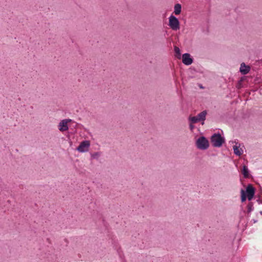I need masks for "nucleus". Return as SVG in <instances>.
<instances>
[{"label": "nucleus", "mask_w": 262, "mask_h": 262, "mask_svg": "<svg viewBox=\"0 0 262 262\" xmlns=\"http://www.w3.org/2000/svg\"><path fill=\"white\" fill-rule=\"evenodd\" d=\"M209 142L204 136L199 137L196 141V146L198 148L202 150L207 149L209 147Z\"/></svg>", "instance_id": "f257e3e1"}, {"label": "nucleus", "mask_w": 262, "mask_h": 262, "mask_svg": "<svg viewBox=\"0 0 262 262\" xmlns=\"http://www.w3.org/2000/svg\"><path fill=\"white\" fill-rule=\"evenodd\" d=\"M211 142L214 147H221L224 142V139L221 134H214L211 138Z\"/></svg>", "instance_id": "f03ea898"}, {"label": "nucleus", "mask_w": 262, "mask_h": 262, "mask_svg": "<svg viewBox=\"0 0 262 262\" xmlns=\"http://www.w3.org/2000/svg\"><path fill=\"white\" fill-rule=\"evenodd\" d=\"M169 26L173 30H178L180 29V22L178 19L173 15L169 17Z\"/></svg>", "instance_id": "7ed1b4c3"}, {"label": "nucleus", "mask_w": 262, "mask_h": 262, "mask_svg": "<svg viewBox=\"0 0 262 262\" xmlns=\"http://www.w3.org/2000/svg\"><path fill=\"white\" fill-rule=\"evenodd\" d=\"M90 146V142L88 140H85L81 142L77 148V150L80 152H84L88 151Z\"/></svg>", "instance_id": "20e7f679"}, {"label": "nucleus", "mask_w": 262, "mask_h": 262, "mask_svg": "<svg viewBox=\"0 0 262 262\" xmlns=\"http://www.w3.org/2000/svg\"><path fill=\"white\" fill-rule=\"evenodd\" d=\"M71 121L72 120L70 119L62 120L59 123V130L61 132L68 130L69 129L68 123Z\"/></svg>", "instance_id": "39448f33"}, {"label": "nucleus", "mask_w": 262, "mask_h": 262, "mask_svg": "<svg viewBox=\"0 0 262 262\" xmlns=\"http://www.w3.org/2000/svg\"><path fill=\"white\" fill-rule=\"evenodd\" d=\"M255 194V189L251 184L247 186V198L249 201L252 200Z\"/></svg>", "instance_id": "423d86ee"}, {"label": "nucleus", "mask_w": 262, "mask_h": 262, "mask_svg": "<svg viewBox=\"0 0 262 262\" xmlns=\"http://www.w3.org/2000/svg\"><path fill=\"white\" fill-rule=\"evenodd\" d=\"M182 62L184 64L189 66L192 63L193 59L190 57L189 54L185 53L182 55Z\"/></svg>", "instance_id": "0eeeda50"}, {"label": "nucleus", "mask_w": 262, "mask_h": 262, "mask_svg": "<svg viewBox=\"0 0 262 262\" xmlns=\"http://www.w3.org/2000/svg\"><path fill=\"white\" fill-rule=\"evenodd\" d=\"M207 113L206 111H203V112L199 113L196 116L199 119V121H204L206 119V116Z\"/></svg>", "instance_id": "6e6552de"}, {"label": "nucleus", "mask_w": 262, "mask_h": 262, "mask_svg": "<svg viewBox=\"0 0 262 262\" xmlns=\"http://www.w3.org/2000/svg\"><path fill=\"white\" fill-rule=\"evenodd\" d=\"M182 7L180 4H177L174 7V13L176 15H179L181 12Z\"/></svg>", "instance_id": "1a4fd4ad"}, {"label": "nucleus", "mask_w": 262, "mask_h": 262, "mask_svg": "<svg viewBox=\"0 0 262 262\" xmlns=\"http://www.w3.org/2000/svg\"><path fill=\"white\" fill-rule=\"evenodd\" d=\"M233 151H234V153L236 155L240 156L242 154V152L239 149L238 147L236 145H234L233 146Z\"/></svg>", "instance_id": "9d476101"}, {"label": "nucleus", "mask_w": 262, "mask_h": 262, "mask_svg": "<svg viewBox=\"0 0 262 262\" xmlns=\"http://www.w3.org/2000/svg\"><path fill=\"white\" fill-rule=\"evenodd\" d=\"M240 72L243 74H246V64L244 62H243L241 64L240 68Z\"/></svg>", "instance_id": "9b49d317"}, {"label": "nucleus", "mask_w": 262, "mask_h": 262, "mask_svg": "<svg viewBox=\"0 0 262 262\" xmlns=\"http://www.w3.org/2000/svg\"><path fill=\"white\" fill-rule=\"evenodd\" d=\"M189 120L192 123H195L200 121L199 119H198L197 116L190 117Z\"/></svg>", "instance_id": "f8f14e48"}, {"label": "nucleus", "mask_w": 262, "mask_h": 262, "mask_svg": "<svg viewBox=\"0 0 262 262\" xmlns=\"http://www.w3.org/2000/svg\"><path fill=\"white\" fill-rule=\"evenodd\" d=\"M241 200L242 202L246 201V191L244 189L241 190Z\"/></svg>", "instance_id": "ddd939ff"}, {"label": "nucleus", "mask_w": 262, "mask_h": 262, "mask_svg": "<svg viewBox=\"0 0 262 262\" xmlns=\"http://www.w3.org/2000/svg\"><path fill=\"white\" fill-rule=\"evenodd\" d=\"M244 80H245V77H243L241 78V80L238 81V84H237V88H238V89H239V88H241V86H241V83H242V81H243Z\"/></svg>", "instance_id": "4468645a"}, {"label": "nucleus", "mask_w": 262, "mask_h": 262, "mask_svg": "<svg viewBox=\"0 0 262 262\" xmlns=\"http://www.w3.org/2000/svg\"><path fill=\"white\" fill-rule=\"evenodd\" d=\"M174 50L175 52L177 54H178L179 55H180V54H181L180 50V49L178 47L175 46L174 48Z\"/></svg>", "instance_id": "2eb2a0df"}, {"label": "nucleus", "mask_w": 262, "mask_h": 262, "mask_svg": "<svg viewBox=\"0 0 262 262\" xmlns=\"http://www.w3.org/2000/svg\"><path fill=\"white\" fill-rule=\"evenodd\" d=\"M242 173L245 178H246V165L243 167Z\"/></svg>", "instance_id": "dca6fc26"}, {"label": "nucleus", "mask_w": 262, "mask_h": 262, "mask_svg": "<svg viewBox=\"0 0 262 262\" xmlns=\"http://www.w3.org/2000/svg\"><path fill=\"white\" fill-rule=\"evenodd\" d=\"M250 70V67L248 66H247V73L249 72Z\"/></svg>", "instance_id": "f3484780"}, {"label": "nucleus", "mask_w": 262, "mask_h": 262, "mask_svg": "<svg viewBox=\"0 0 262 262\" xmlns=\"http://www.w3.org/2000/svg\"><path fill=\"white\" fill-rule=\"evenodd\" d=\"M189 126L191 130H192L194 128V126L192 124H190Z\"/></svg>", "instance_id": "a211bd4d"}, {"label": "nucleus", "mask_w": 262, "mask_h": 262, "mask_svg": "<svg viewBox=\"0 0 262 262\" xmlns=\"http://www.w3.org/2000/svg\"><path fill=\"white\" fill-rule=\"evenodd\" d=\"M251 206H252L250 204L249 205V207H248V211H250L252 210Z\"/></svg>", "instance_id": "6ab92c4d"}, {"label": "nucleus", "mask_w": 262, "mask_h": 262, "mask_svg": "<svg viewBox=\"0 0 262 262\" xmlns=\"http://www.w3.org/2000/svg\"><path fill=\"white\" fill-rule=\"evenodd\" d=\"M246 176H247V178L248 177V171H247V174H246Z\"/></svg>", "instance_id": "aec40b11"}, {"label": "nucleus", "mask_w": 262, "mask_h": 262, "mask_svg": "<svg viewBox=\"0 0 262 262\" xmlns=\"http://www.w3.org/2000/svg\"><path fill=\"white\" fill-rule=\"evenodd\" d=\"M98 155H99V154L98 153H96L95 154V156H98Z\"/></svg>", "instance_id": "412c9836"}, {"label": "nucleus", "mask_w": 262, "mask_h": 262, "mask_svg": "<svg viewBox=\"0 0 262 262\" xmlns=\"http://www.w3.org/2000/svg\"><path fill=\"white\" fill-rule=\"evenodd\" d=\"M98 155H99V154L98 153H96L95 154V156H98Z\"/></svg>", "instance_id": "4be33fe9"}]
</instances>
